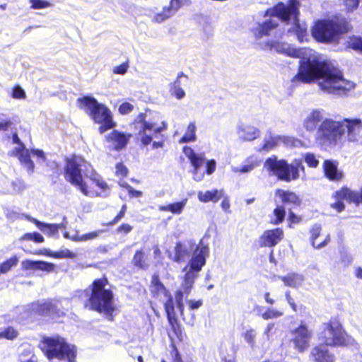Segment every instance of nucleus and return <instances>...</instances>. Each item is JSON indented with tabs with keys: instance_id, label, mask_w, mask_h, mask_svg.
Returning a JSON list of instances; mask_svg holds the SVG:
<instances>
[{
	"instance_id": "15",
	"label": "nucleus",
	"mask_w": 362,
	"mask_h": 362,
	"mask_svg": "<svg viewBox=\"0 0 362 362\" xmlns=\"http://www.w3.org/2000/svg\"><path fill=\"white\" fill-rule=\"evenodd\" d=\"M166 318L168 320L170 331L173 336L179 341H182L183 333L182 327L175 313L174 301L171 299L165 300L163 305Z\"/></svg>"
},
{
	"instance_id": "47",
	"label": "nucleus",
	"mask_w": 362,
	"mask_h": 362,
	"mask_svg": "<svg viewBox=\"0 0 362 362\" xmlns=\"http://www.w3.org/2000/svg\"><path fill=\"white\" fill-rule=\"evenodd\" d=\"M349 47L362 53V37L353 35L349 37Z\"/></svg>"
},
{
	"instance_id": "64",
	"label": "nucleus",
	"mask_w": 362,
	"mask_h": 362,
	"mask_svg": "<svg viewBox=\"0 0 362 362\" xmlns=\"http://www.w3.org/2000/svg\"><path fill=\"white\" fill-rule=\"evenodd\" d=\"M216 165L214 159L209 160L206 163V173L211 175L216 170Z\"/></svg>"
},
{
	"instance_id": "25",
	"label": "nucleus",
	"mask_w": 362,
	"mask_h": 362,
	"mask_svg": "<svg viewBox=\"0 0 362 362\" xmlns=\"http://www.w3.org/2000/svg\"><path fill=\"white\" fill-rule=\"evenodd\" d=\"M207 252L208 248L206 247H197L194 252V256L190 259L189 264L184 269L185 270L189 266V270L198 274L206 264V254Z\"/></svg>"
},
{
	"instance_id": "11",
	"label": "nucleus",
	"mask_w": 362,
	"mask_h": 362,
	"mask_svg": "<svg viewBox=\"0 0 362 362\" xmlns=\"http://www.w3.org/2000/svg\"><path fill=\"white\" fill-rule=\"evenodd\" d=\"M344 136L340 120L325 118L317 127L316 138L324 144L335 146Z\"/></svg>"
},
{
	"instance_id": "2",
	"label": "nucleus",
	"mask_w": 362,
	"mask_h": 362,
	"mask_svg": "<svg viewBox=\"0 0 362 362\" xmlns=\"http://www.w3.org/2000/svg\"><path fill=\"white\" fill-rule=\"evenodd\" d=\"M108 284V279L105 275L94 279L88 286L89 294L84 307L89 310L103 314L107 320L112 322L116 308L113 303V291L106 288Z\"/></svg>"
},
{
	"instance_id": "44",
	"label": "nucleus",
	"mask_w": 362,
	"mask_h": 362,
	"mask_svg": "<svg viewBox=\"0 0 362 362\" xmlns=\"http://www.w3.org/2000/svg\"><path fill=\"white\" fill-rule=\"evenodd\" d=\"M170 93L177 99H182L185 95V90L180 87V81L175 80L170 84Z\"/></svg>"
},
{
	"instance_id": "58",
	"label": "nucleus",
	"mask_w": 362,
	"mask_h": 362,
	"mask_svg": "<svg viewBox=\"0 0 362 362\" xmlns=\"http://www.w3.org/2000/svg\"><path fill=\"white\" fill-rule=\"evenodd\" d=\"M11 96L16 99H25L26 94L20 86L16 85L13 87Z\"/></svg>"
},
{
	"instance_id": "5",
	"label": "nucleus",
	"mask_w": 362,
	"mask_h": 362,
	"mask_svg": "<svg viewBox=\"0 0 362 362\" xmlns=\"http://www.w3.org/2000/svg\"><path fill=\"white\" fill-rule=\"evenodd\" d=\"M79 109L95 123L99 124L98 132L100 134L115 127L116 122L110 110L104 104L99 103L94 97L84 95L77 99Z\"/></svg>"
},
{
	"instance_id": "13",
	"label": "nucleus",
	"mask_w": 362,
	"mask_h": 362,
	"mask_svg": "<svg viewBox=\"0 0 362 362\" xmlns=\"http://www.w3.org/2000/svg\"><path fill=\"white\" fill-rule=\"evenodd\" d=\"M300 5L298 0H288L287 5L279 1L273 7L268 8L264 16L276 17L282 22H288L291 18L300 16Z\"/></svg>"
},
{
	"instance_id": "38",
	"label": "nucleus",
	"mask_w": 362,
	"mask_h": 362,
	"mask_svg": "<svg viewBox=\"0 0 362 362\" xmlns=\"http://www.w3.org/2000/svg\"><path fill=\"white\" fill-rule=\"evenodd\" d=\"M198 199L203 203H207L209 202H217L220 196L218 195V191L217 189H214L211 191H206V192H199L197 194Z\"/></svg>"
},
{
	"instance_id": "48",
	"label": "nucleus",
	"mask_w": 362,
	"mask_h": 362,
	"mask_svg": "<svg viewBox=\"0 0 362 362\" xmlns=\"http://www.w3.org/2000/svg\"><path fill=\"white\" fill-rule=\"evenodd\" d=\"M184 291L182 290H177L175 292V301L176 306L177 309L179 310L181 315H182L184 311V302H183V298H184Z\"/></svg>"
},
{
	"instance_id": "16",
	"label": "nucleus",
	"mask_w": 362,
	"mask_h": 362,
	"mask_svg": "<svg viewBox=\"0 0 362 362\" xmlns=\"http://www.w3.org/2000/svg\"><path fill=\"white\" fill-rule=\"evenodd\" d=\"M284 238V231L282 228L267 229L259 235L257 247L274 248Z\"/></svg>"
},
{
	"instance_id": "17",
	"label": "nucleus",
	"mask_w": 362,
	"mask_h": 362,
	"mask_svg": "<svg viewBox=\"0 0 362 362\" xmlns=\"http://www.w3.org/2000/svg\"><path fill=\"white\" fill-rule=\"evenodd\" d=\"M132 136L131 133L113 129L105 136V139L112 150L120 151L126 148Z\"/></svg>"
},
{
	"instance_id": "59",
	"label": "nucleus",
	"mask_w": 362,
	"mask_h": 362,
	"mask_svg": "<svg viewBox=\"0 0 362 362\" xmlns=\"http://www.w3.org/2000/svg\"><path fill=\"white\" fill-rule=\"evenodd\" d=\"M21 264L23 270H37V260L25 259Z\"/></svg>"
},
{
	"instance_id": "9",
	"label": "nucleus",
	"mask_w": 362,
	"mask_h": 362,
	"mask_svg": "<svg viewBox=\"0 0 362 362\" xmlns=\"http://www.w3.org/2000/svg\"><path fill=\"white\" fill-rule=\"evenodd\" d=\"M332 68L325 62L305 59L300 62L298 73L291 78L293 83H310L317 79L328 78Z\"/></svg>"
},
{
	"instance_id": "56",
	"label": "nucleus",
	"mask_w": 362,
	"mask_h": 362,
	"mask_svg": "<svg viewBox=\"0 0 362 362\" xmlns=\"http://www.w3.org/2000/svg\"><path fill=\"white\" fill-rule=\"evenodd\" d=\"M283 315V313L276 310L267 309L262 314V317L264 320H269L277 318Z\"/></svg>"
},
{
	"instance_id": "36",
	"label": "nucleus",
	"mask_w": 362,
	"mask_h": 362,
	"mask_svg": "<svg viewBox=\"0 0 362 362\" xmlns=\"http://www.w3.org/2000/svg\"><path fill=\"white\" fill-rule=\"evenodd\" d=\"M174 256L170 257L173 262L180 263L189 256V252L181 243L177 242L174 247Z\"/></svg>"
},
{
	"instance_id": "27",
	"label": "nucleus",
	"mask_w": 362,
	"mask_h": 362,
	"mask_svg": "<svg viewBox=\"0 0 362 362\" xmlns=\"http://www.w3.org/2000/svg\"><path fill=\"white\" fill-rule=\"evenodd\" d=\"M279 23L272 19H268L259 23L255 28L251 29V32L256 39H260L264 36H269L271 31L276 29Z\"/></svg>"
},
{
	"instance_id": "22",
	"label": "nucleus",
	"mask_w": 362,
	"mask_h": 362,
	"mask_svg": "<svg viewBox=\"0 0 362 362\" xmlns=\"http://www.w3.org/2000/svg\"><path fill=\"white\" fill-rule=\"evenodd\" d=\"M275 195L279 197L282 206H288V210L300 207L302 204L300 197L293 191L276 189Z\"/></svg>"
},
{
	"instance_id": "41",
	"label": "nucleus",
	"mask_w": 362,
	"mask_h": 362,
	"mask_svg": "<svg viewBox=\"0 0 362 362\" xmlns=\"http://www.w3.org/2000/svg\"><path fill=\"white\" fill-rule=\"evenodd\" d=\"M274 219H272L270 223L272 225H279L282 223L286 216V209L284 206L278 205L273 210Z\"/></svg>"
},
{
	"instance_id": "34",
	"label": "nucleus",
	"mask_w": 362,
	"mask_h": 362,
	"mask_svg": "<svg viewBox=\"0 0 362 362\" xmlns=\"http://www.w3.org/2000/svg\"><path fill=\"white\" fill-rule=\"evenodd\" d=\"M187 202V199H184L180 202L170 203L166 205H160L158 210L160 211H170L173 214H180L182 213Z\"/></svg>"
},
{
	"instance_id": "30",
	"label": "nucleus",
	"mask_w": 362,
	"mask_h": 362,
	"mask_svg": "<svg viewBox=\"0 0 362 362\" xmlns=\"http://www.w3.org/2000/svg\"><path fill=\"white\" fill-rule=\"evenodd\" d=\"M281 43L276 40H269L265 42L264 44V49L266 50L272 51L273 49L276 50L278 52L285 53L287 56L293 57V58H299L301 55V52L298 49H281Z\"/></svg>"
},
{
	"instance_id": "49",
	"label": "nucleus",
	"mask_w": 362,
	"mask_h": 362,
	"mask_svg": "<svg viewBox=\"0 0 362 362\" xmlns=\"http://www.w3.org/2000/svg\"><path fill=\"white\" fill-rule=\"evenodd\" d=\"M129 174V170L127 166L122 163L119 162L115 165V175L117 177L123 179Z\"/></svg>"
},
{
	"instance_id": "35",
	"label": "nucleus",
	"mask_w": 362,
	"mask_h": 362,
	"mask_svg": "<svg viewBox=\"0 0 362 362\" xmlns=\"http://www.w3.org/2000/svg\"><path fill=\"white\" fill-rule=\"evenodd\" d=\"M321 119V112L317 110H313L305 119L304 127L307 131H313L316 129Z\"/></svg>"
},
{
	"instance_id": "37",
	"label": "nucleus",
	"mask_w": 362,
	"mask_h": 362,
	"mask_svg": "<svg viewBox=\"0 0 362 362\" xmlns=\"http://www.w3.org/2000/svg\"><path fill=\"white\" fill-rule=\"evenodd\" d=\"M198 274L188 269L183 277V281L182 284V288L186 295H188L194 283L195 279L197 278Z\"/></svg>"
},
{
	"instance_id": "18",
	"label": "nucleus",
	"mask_w": 362,
	"mask_h": 362,
	"mask_svg": "<svg viewBox=\"0 0 362 362\" xmlns=\"http://www.w3.org/2000/svg\"><path fill=\"white\" fill-rule=\"evenodd\" d=\"M191 0H170L169 4L163 8L160 12L156 13L153 21L160 23L174 16L177 11L184 6H189Z\"/></svg>"
},
{
	"instance_id": "52",
	"label": "nucleus",
	"mask_w": 362,
	"mask_h": 362,
	"mask_svg": "<svg viewBox=\"0 0 362 362\" xmlns=\"http://www.w3.org/2000/svg\"><path fill=\"white\" fill-rule=\"evenodd\" d=\"M304 161L307 165L311 168H316L319 165V160L313 153H306L303 156Z\"/></svg>"
},
{
	"instance_id": "32",
	"label": "nucleus",
	"mask_w": 362,
	"mask_h": 362,
	"mask_svg": "<svg viewBox=\"0 0 362 362\" xmlns=\"http://www.w3.org/2000/svg\"><path fill=\"white\" fill-rule=\"evenodd\" d=\"M322 227L320 224H314L310 230V241L311 245L315 249H320L322 247H324L330 242V237L329 235H327L323 241H322L319 244H316V239L320 235Z\"/></svg>"
},
{
	"instance_id": "4",
	"label": "nucleus",
	"mask_w": 362,
	"mask_h": 362,
	"mask_svg": "<svg viewBox=\"0 0 362 362\" xmlns=\"http://www.w3.org/2000/svg\"><path fill=\"white\" fill-rule=\"evenodd\" d=\"M351 29V26L346 18L334 17L317 21L312 27L311 33L318 42L338 43L341 35Z\"/></svg>"
},
{
	"instance_id": "43",
	"label": "nucleus",
	"mask_w": 362,
	"mask_h": 362,
	"mask_svg": "<svg viewBox=\"0 0 362 362\" xmlns=\"http://www.w3.org/2000/svg\"><path fill=\"white\" fill-rule=\"evenodd\" d=\"M169 337L170 339V347L171 349L170 351V362H184L182 354L178 350L175 343L173 341V339L170 334Z\"/></svg>"
},
{
	"instance_id": "21",
	"label": "nucleus",
	"mask_w": 362,
	"mask_h": 362,
	"mask_svg": "<svg viewBox=\"0 0 362 362\" xmlns=\"http://www.w3.org/2000/svg\"><path fill=\"white\" fill-rule=\"evenodd\" d=\"M341 129L346 132L347 139L350 142H356L362 131V120L359 118H344L340 120Z\"/></svg>"
},
{
	"instance_id": "40",
	"label": "nucleus",
	"mask_w": 362,
	"mask_h": 362,
	"mask_svg": "<svg viewBox=\"0 0 362 362\" xmlns=\"http://www.w3.org/2000/svg\"><path fill=\"white\" fill-rule=\"evenodd\" d=\"M46 256L54 259H64V258H74L76 254L68 249L61 250L59 251L53 252L51 250H46L44 253Z\"/></svg>"
},
{
	"instance_id": "29",
	"label": "nucleus",
	"mask_w": 362,
	"mask_h": 362,
	"mask_svg": "<svg viewBox=\"0 0 362 362\" xmlns=\"http://www.w3.org/2000/svg\"><path fill=\"white\" fill-rule=\"evenodd\" d=\"M25 218L34 223L38 229L47 234L48 236H53L58 233L59 225L57 223H47L37 220L29 215H26Z\"/></svg>"
},
{
	"instance_id": "26",
	"label": "nucleus",
	"mask_w": 362,
	"mask_h": 362,
	"mask_svg": "<svg viewBox=\"0 0 362 362\" xmlns=\"http://www.w3.org/2000/svg\"><path fill=\"white\" fill-rule=\"evenodd\" d=\"M11 156L17 157L21 165L26 168L29 173H33L35 170V164L30 157V150L25 146L16 147Z\"/></svg>"
},
{
	"instance_id": "39",
	"label": "nucleus",
	"mask_w": 362,
	"mask_h": 362,
	"mask_svg": "<svg viewBox=\"0 0 362 362\" xmlns=\"http://www.w3.org/2000/svg\"><path fill=\"white\" fill-rule=\"evenodd\" d=\"M279 279L288 287H297L303 281L302 276L296 273H289L286 276H279Z\"/></svg>"
},
{
	"instance_id": "6",
	"label": "nucleus",
	"mask_w": 362,
	"mask_h": 362,
	"mask_svg": "<svg viewBox=\"0 0 362 362\" xmlns=\"http://www.w3.org/2000/svg\"><path fill=\"white\" fill-rule=\"evenodd\" d=\"M324 345L331 347H344L354 343V339L346 332L339 316H332L322 323L317 334Z\"/></svg>"
},
{
	"instance_id": "24",
	"label": "nucleus",
	"mask_w": 362,
	"mask_h": 362,
	"mask_svg": "<svg viewBox=\"0 0 362 362\" xmlns=\"http://www.w3.org/2000/svg\"><path fill=\"white\" fill-rule=\"evenodd\" d=\"M149 291L153 298L156 299L160 294H163L166 297V300L171 299V301H174L171 293L160 281L158 274H153L152 275L149 284Z\"/></svg>"
},
{
	"instance_id": "1",
	"label": "nucleus",
	"mask_w": 362,
	"mask_h": 362,
	"mask_svg": "<svg viewBox=\"0 0 362 362\" xmlns=\"http://www.w3.org/2000/svg\"><path fill=\"white\" fill-rule=\"evenodd\" d=\"M63 175L66 182L89 197L110 196L111 186L97 173L83 155L71 153L64 159Z\"/></svg>"
},
{
	"instance_id": "55",
	"label": "nucleus",
	"mask_w": 362,
	"mask_h": 362,
	"mask_svg": "<svg viewBox=\"0 0 362 362\" xmlns=\"http://www.w3.org/2000/svg\"><path fill=\"white\" fill-rule=\"evenodd\" d=\"M30 8L33 9H42L51 6L49 1L46 0H29Z\"/></svg>"
},
{
	"instance_id": "62",
	"label": "nucleus",
	"mask_w": 362,
	"mask_h": 362,
	"mask_svg": "<svg viewBox=\"0 0 362 362\" xmlns=\"http://www.w3.org/2000/svg\"><path fill=\"white\" fill-rule=\"evenodd\" d=\"M133 109L134 106L131 103L124 102L119 105V112L120 114L126 115L131 112Z\"/></svg>"
},
{
	"instance_id": "57",
	"label": "nucleus",
	"mask_w": 362,
	"mask_h": 362,
	"mask_svg": "<svg viewBox=\"0 0 362 362\" xmlns=\"http://www.w3.org/2000/svg\"><path fill=\"white\" fill-rule=\"evenodd\" d=\"M127 210V206L126 204H123L118 212V214L114 217L112 220H111L107 225L108 226H113L118 223L122 218H123L126 214Z\"/></svg>"
},
{
	"instance_id": "33",
	"label": "nucleus",
	"mask_w": 362,
	"mask_h": 362,
	"mask_svg": "<svg viewBox=\"0 0 362 362\" xmlns=\"http://www.w3.org/2000/svg\"><path fill=\"white\" fill-rule=\"evenodd\" d=\"M132 264L137 269L147 270L148 269L149 264L146 255L142 249L135 251L132 259Z\"/></svg>"
},
{
	"instance_id": "23",
	"label": "nucleus",
	"mask_w": 362,
	"mask_h": 362,
	"mask_svg": "<svg viewBox=\"0 0 362 362\" xmlns=\"http://www.w3.org/2000/svg\"><path fill=\"white\" fill-rule=\"evenodd\" d=\"M323 343L314 346L309 354L313 362H334L335 357Z\"/></svg>"
},
{
	"instance_id": "8",
	"label": "nucleus",
	"mask_w": 362,
	"mask_h": 362,
	"mask_svg": "<svg viewBox=\"0 0 362 362\" xmlns=\"http://www.w3.org/2000/svg\"><path fill=\"white\" fill-rule=\"evenodd\" d=\"M264 168L272 175H276L279 180L289 182L300 177V172L305 173V167L300 158H295L291 164L284 159L278 160L276 156L266 159Z\"/></svg>"
},
{
	"instance_id": "53",
	"label": "nucleus",
	"mask_w": 362,
	"mask_h": 362,
	"mask_svg": "<svg viewBox=\"0 0 362 362\" xmlns=\"http://www.w3.org/2000/svg\"><path fill=\"white\" fill-rule=\"evenodd\" d=\"M120 186L127 190L129 198H139L143 195V192L141 191L135 189L132 186L127 182L121 184Z\"/></svg>"
},
{
	"instance_id": "42",
	"label": "nucleus",
	"mask_w": 362,
	"mask_h": 362,
	"mask_svg": "<svg viewBox=\"0 0 362 362\" xmlns=\"http://www.w3.org/2000/svg\"><path fill=\"white\" fill-rule=\"evenodd\" d=\"M20 242H33L35 243H42L45 241L44 237L38 232L25 233L19 238Z\"/></svg>"
},
{
	"instance_id": "60",
	"label": "nucleus",
	"mask_w": 362,
	"mask_h": 362,
	"mask_svg": "<svg viewBox=\"0 0 362 362\" xmlns=\"http://www.w3.org/2000/svg\"><path fill=\"white\" fill-rule=\"evenodd\" d=\"M129 68L128 62L122 63L121 64L116 66L113 68L112 72L115 74L123 75L127 73Z\"/></svg>"
},
{
	"instance_id": "10",
	"label": "nucleus",
	"mask_w": 362,
	"mask_h": 362,
	"mask_svg": "<svg viewBox=\"0 0 362 362\" xmlns=\"http://www.w3.org/2000/svg\"><path fill=\"white\" fill-rule=\"evenodd\" d=\"M319 86L327 93L346 96L355 89L356 84L352 81L344 78L340 70L332 68L328 78L320 81Z\"/></svg>"
},
{
	"instance_id": "50",
	"label": "nucleus",
	"mask_w": 362,
	"mask_h": 362,
	"mask_svg": "<svg viewBox=\"0 0 362 362\" xmlns=\"http://www.w3.org/2000/svg\"><path fill=\"white\" fill-rule=\"evenodd\" d=\"M55 267H56L54 263L37 260V270L51 273L55 270Z\"/></svg>"
},
{
	"instance_id": "28",
	"label": "nucleus",
	"mask_w": 362,
	"mask_h": 362,
	"mask_svg": "<svg viewBox=\"0 0 362 362\" xmlns=\"http://www.w3.org/2000/svg\"><path fill=\"white\" fill-rule=\"evenodd\" d=\"M182 151L189 159L193 168V175H196L204 162V156L203 155L197 154L191 147L187 146L182 148Z\"/></svg>"
},
{
	"instance_id": "61",
	"label": "nucleus",
	"mask_w": 362,
	"mask_h": 362,
	"mask_svg": "<svg viewBox=\"0 0 362 362\" xmlns=\"http://www.w3.org/2000/svg\"><path fill=\"white\" fill-rule=\"evenodd\" d=\"M133 229V226L129 225V223H122L120 226H119L116 230L118 233L122 234V235H127Z\"/></svg>"
},
{
	"instance_id": "46",
	"label": "nucleus",
	"mask_w": 362,
	"mask_h": 362,
	"mask_svg": "<svg viewBox=\"0 0 362 362\" xmlns=\"http://www.w3.org/2000/svg\"><path fill=\"white\" fill-rule=\"evenodd\" d=\"M196 127L193 123H190L187 127V132L181 137L180 143L191 142L196 140Z\"/></svg>"
},
{
	"instance_id": "51",
	"label": "nucleus",
	"mask_w": 362,
	"mask_h": 362,
	"mask_svg": "<svg viewBox=\"0 0 362 362\" xmlns=\"http://www.w3.org/2000/svg\"><path fill=\"white\" fill-rule=\"evenodd\" d=\"M302 217L296 214L294 212L291 211V209L288 210L287 221H288V228H293V225L299 224L302 222Z\"/></svg>"
},
{
	"instance_id": "31",
	"label": "nucleus",
	"mask_w": 362,
	"mask_h": 362,
	"mask_svg": "<svg viewBox=\"0 0 362 362\" xmlns=\"http://www.w3.org/2000/svg\"><path fill=\"white\" fill-rule=\"evenodd\" d=\"M299 16H296L293 18V24L288 29V33L295 34L299 41L303 42L307 35V25L304 23H300Z\"/></svg>"
},
{
	"instance_id": "7",
	"label": "nucleus",
	"mask_w": 362,
	"mask_h": 362,
	"mask_svg": "<svg viewBox=\"0 0 362 362\" xmlns=\"http://www.w3.org/2000/svg\"><path fill=\"white\" fill-rule=\"evenodd\" d=\"M41 350L48 359L57 358L60 362H76V349L64 338L56 335L44 337L40 341Z\"/></svg>"
},
{
	"instance_id": "20",
	"label": "nucleus",
	"mask_w": 362,
	"mask_h": 362,
	"mask_svg": "<svg viewBox=\"0 0 362 362\" xmlns=\"http://www.w3.org/2000/svg\"><path fill=\"white\" fill-rule=\"evenodd\" d=\"M35 313L37 316L48 317L51 319L64 316L65 313L58 307L56 301L49 299L38 303Z\"/></svg>"
},
{
	"instance_id": "12",
	"label": "nucleus",
	"mask_w": 362,
	"mask_h": 362,
	"mask_svg": "<svg viewBox=\"0 0 362 362\" xmlns=\"http://www.w3.org/2000/svg\"><path fill=\"white\" fill-rule=\"evenodd\" d=\"M332 197L335 202L330 204V208L340 213L345 209V204L343 202L344 199L348 203L354 204L357 206L362 204V187L358 192L344 185L336 190Z\"/></svg>"
},
{
	"instance_id": "14",
	"label": "nucleus",
	"mask_w": 362,
	"mask_h": 362,
	"mask_svg": "<svg viewBox=\"0 0 362 362\" xmlns=\"http://www.w3.org/2000/svg\"><path fill=\"white\" fill-rule=\"evenodd\" d=\"M291 342L293 348L299 353L306 351L310 346L313 333L306 325L300 324L291 331Z\"/></svg>"
},
{
	"instance_id": "63",
	"label": "nucleus",
	"mask_w": 362,
	"mask_h": 362,
	"mask_svg": "<svg viewBox=\"0 0 362 362\" xmlns=\"http://www.w3.org/2000/svg\"><path fill=\"white\" fill-rule=\"evenodd\" d=\"M360 0H344V4L346 8L347 11H352L357 8Z\"/></svg>"
},
{
	"instance_id": "19",
	"label": "nucleus",
	"mask_w": 362,
	"mask_h": 362,
	"mask_svg": "<svg viewBox=\"0 0 362 362\" xmlns=\"http://www.w3.org/2000/svg\"><path fill=\"white\" fill-rule=\"evenodd\" d=\"M322 172L324 177L329 182L338 184L345 179V173L339 169V161L337 160H325L322 163Z\"/></svg>"
},
{
	"instance_id": "45",
	"label": "nucleus",
	"mask_w": 362,
	"mask_h": 362,
	"mask_svg": "<svg viewBox=\"0 0 362 362\" xmlns=\"http://www.w3.org/2000/svg\"><path fill=\"white\" fill-rule=\"evenodd\" d=\"M18 334L17 329L12 326H8L0 332V339H5L13 341L18 337Z\"/></svg>"
},
{
	"instance_id": "54",
	"label": "nucleus",
	"mask_w": 362,
	"mask_h": 362,
	"mask_svg": "<svg viewBox=\"0 0 362 362\" xmlns=\"http://www.w3.org/2000/svg\"><path fill=\"white\" fill-rule=\"evenodd\" d=\"M243 338L246 341V342L252 347L255 346V337H256V332L255 330L253 329H249L246 330L243 334Z\"/></svg>"
},
{
	"instance_id": "3",
	"label": "nucleus",
	"mask_w": 362,
	"mask_h": 362,
	"mask_svg": "<svg viewBox=\"0 0 362 362\" xmlns=\"http://www.w3.org/2000/svg\"><path fill=\"white\" fill-rule=\"evenodd\" d=\"M136 136L144 146L151 145L153 149L163 148L165 144V136L163 134L167 129L168 124L162 122L160 125L147 119L146 112L139 113L132 122Z\"/></svg>"
}]
</instances>
